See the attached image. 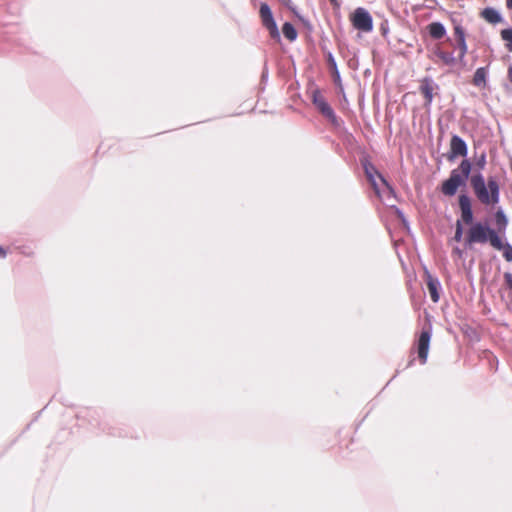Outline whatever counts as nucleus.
I'll return each instance as SVG.
<instances>
[{
    "label": "nucleus",
    "instance_id": "12",
    "mask_svg": "<svg viewBox=\"0 0 512 512\" xmlns=\"http://www.w3.org/2000/svg\"><path fill=\"white\" fill-rule=\"evenodd\" d=\"M487 76H488V67H480L476 69L472 84L475 87H478L480 89H484L487 86Z\"/></svg>",
    "mask_w": 512,
    "mask_h": 512
},
{
    "label": "nucleus",
    "instance_id": "11",
    "mask_svg": "<svg viewBox=\"0 0 512 512\" xmlns=\"http://www.w3.org/2000/svg\"><path fill=\"white\" fill-rule=\"evenodd\" d=\"M426 284H427V288H428L431 300L434 303H437L440 299V294H439L440 283H439L438 279L434 278L432 275H430L428 272H426Z\"/></svg>",
    "mask_w": 512,
    "mask_h": 512
},
{
    "label": "nucleus",
    "instance_id": "4",
    "mask_svg": "<svg viewBox=\"0 0 512 512\" xmlns=\"http://www.w3.org/2000/svg\"><path fill=\"white\" fill-rule=\"evenodd\" d=\"M351 22L355 29L370 32L373 29V20L369 12L364 8H357L351 16Z\"/></svg>",
    "mask_w": 512,
    "mask_h": 512
},
{
    "label": "nucleus",
    "instance_id": "13",
    "mask_svg": "<svg viewBox=\"0 0 512 512\" xmlns=\"http://www.w3.org/2000/svg\"><path fill=\"white\" fill-rule=\"evenodd\" d=\"M480 16L490 24H497L502 21L501 15L498 11L491 7L484 8L481 11Z\"/></svg>",
    "mask_w": 512,
    "mask_h": 512
},
{
    "label": "nucleus",
    "instance_id": "29",
    "mask_svg": "<svg viewBox=\"0 0 512 512\" xmlns=\"http://www.w3.org/2000/svg\"><path fill=\"white\" fill-rule=\"evenodd\" d=\"M335 76L337 79L339 78V74H338L337 70L335 71Z\"/></svg>",
    "mask_w": 512,
    "mask_h": 512
},
{
    "label": "nucleus",
    "instance_id": "23",
    "mask_svg": "<svg viewBox=\"0 0 512 512\" xmlns=\"http://www.w3.org/2000/svg\"><path fill=\"white\" fill-rule=\"evenodd\" d=\"M457 44H458V48L460 50L459 58H460V60H462L465 57V55L467 54L468 46H467L466 40L459 41Z\"/></svg>",
    "mask_w": 512,
    "mask_h": 512
},
{
    "label": "nucleus",
    "instance_id": "19",
    "mask_svg": "<svg viewBox=\"0 0 512 512\" xmlns=\"http://www.w3.org/2000/svg\"><path fill=\"white\" fill-rule=\"evenodd\" d=\"M500 36L501 39L505 42L506 50L512 52V28L501 30Z\"/></svg>",
    "mask_w": 512,
    "mask_h": 512
},
{
    "label": "nucleus",
    "instance_id": "20",
    "mask_svg": "<svg viewBox=\"0 0 512 512\" xmlns=\"http://www.w3.org/2000/svg\"><path fill=\"white\" fill-rule=\"evenodd\" d=\"M495 249L503 251V257L506 261H512V246L509 243H504L503 240L501 239V247Z\"/></svg>",
    "mask_w": 512,
    "mask_h": 512
},
{
    "label": "nucleus",
    "instance_id": "1",
    "mask_svg": "<svg viewBox=\"0 0 512 512\" xmlns=\"http://www.w3.org/2000/svg\"><path fill=\"white\" fill-rule=\"evenodd\" d=\"M470 186L477 200L485 206H494L500 201V185L498 180L490 176L485 181L484 176L478 172L470 177Z\"/></svg>",
    "mask_w": 512,
    "mask_h": 512
},
{
    "label": "nucleus",
    "instance_id": "9",
    "mask_svg": "<svg viewBox=\"0 0 512 512\" xmlns=\"http://www.w3.org/2000/svg\"><path fill=\"white\" fill-rule=\"evenodd\" d=\"M365 175L370 182L371 186L373 187L374 191L379 194V187L376 182V177L380 179L383 185H385L387 188L391 189L389 183L386 181V179L379 173V171L375 168V166L370 162H365L363 164Z\"/></svg>",
    "mask_w": 512,
    "mask_h": 512
},
{
    "label": "nucleus",
    "instance_id": "6",
    "mask_svg": "<svg viewBox=\"0 0 512 512\" xmlns=\"http://www.w3.org/2000/svg\"><path fill=\"white\" fill-rule=\"evenodd\" d=\"M449 152L447 159L453 161L457 157H466L468 153V147L465 141L458 135H453L450 140Z\"/></svg>",
    "mask_w": 512,
    "mask_h": 512
},
{
    "label": "nucleus",
    "instance_id": "3",
    "mask_svg": "<svg viewBox=\"0 0 512 512\" xmlns=\"http://www.w3.org/2000/svg\"><path fill=\"white\" fill-rule=\"evenodd\" d=\"M472 170V163L468 159H463L456 169H453L448 179L442 182L441 192L445 196H454L460 186L465 185L466 180Z\"/></svg>",
    "mask_w": 512,
    "mask_h": 512
},
{
    "label": "nucleus",
    "instance_id": "25",
    "mask_svg": "<svg viewBox=\"0 0 512 512\" xmlns=\"http://www.w3.org/2000/svg\"><path fill=\"white\" fill-rule=\"evenodd\" d=\"M485 164H486V158H485V155L483 154L481 156V158L479 159V161L477 162V166H478L479 170H482L484 168Z\"/></svg>",
    "mask_w": 512,
    "mask_h": 512
},
{
    "label": "nucleus",
    "instance_id": "5",
    "mask_svg": "<svg viewBox=\"0 0 512 512\" xmlns=\"http://www.w3.org/2000/svg\"><path fill=\"white\" fill-rule=\"evenodd\" d=\"M259 14H260V18H261L262 24L269 31L270 36L273 39L279 40L280 39V34H279V31H278L277 25H276V23L274 21L271 9H270V7L266 3H262L260 5Z\"/></svg>",
    "mask_w": 512,
    "mask_h": 512
},
{
    "label": "nucleus",
    "instance_id": "28",
    "mask_svg": "<svg viewBox=\"0 0 512 512\" xmlns=\"http://www.w3.org/2000/svg\"><path fill=\"white\" fill-rule=\"evenodd\" d=\"M5 256H6L5 250L2 247H0V257H5Z\"/></svg>",
    "mask_w": 512,
    "mask_h": 512
},
{
    "label": "nucleus",
    "instance_id": "16",
    "mask_svg": "<svg viewBox=\"0 0 512 512\" xmlns=\"http://www.w3.org/2000/svg\"><path fill=\"white\" fill-rule=\"evenodd\" d=\"M435 55L445 65L452 66L456 62V59L453 56V53L451 52H446L441 49H437L435 51Z\"/></svg>",
    "mask_w": 512,
    "mask_h": 512
},
{
    "label": "nucleus",
    "instance_id": "15",
    "mask_svg": "<svg viewBox=\"0 0 512 512\" xmlns=\"http://www.w3.org/2000/svg\"><path fill=\"white\" fill-rule=\"evenodd\" d=\"M427 29L429 31V35L433 39H441L445 36L446 30L443 24L440 22H432L427 26Z\"/></svg>",
    "mask_w": 512,
    "mask_h": 512
},
{
    "label": "nucleus",
    "instance_id": "8",
    "mask_svg": "<svg viewBox=\"0 0 512 512\" xmlns=\"http://www.w3.org/2000/svg\"><path fill=\"white\" fill-rule=\"evenodd\" d=\"M458 204L461 212V223L471 226L474 224V215L472 211L471 199L466 194H461L458 197Z\"/></svg>",
    "mask_w": 512,
    "mask_h": 512
},
{
    "label": "nucleus",
    "instance_id": "18",
    "mask_svg": "<svg viewBox=\"0 0 512 512\" xmlns=\"http://www.w3.org/2000/svg\"><path fill=\"white\" fill-rule=\"evenodd\" d=\"M282 33L285 36V38L288 39L291 42L296 40L297 35H298L296 29L294 28V26L291 23H289V22H285L283 24V26H282Z\"/></svg>",
    "mask_w": 512,
    "mask_h": 512
},
{
    "label": "nucleus",
    "instance_id": "21",
    "mask_svg": "<svg viewBox=\"0 0 512 512\" xmlns=\"http://www.w3.org/2000/svg\"><path fill=\"white\" fill-rule=\"evenodd\" d=\"M454 35L456 37L457 43L459 41H465L466 40L465 30L460 25H455L454 26Z\"/></svg>",
    "mask_w": 512,
    "mask_h": 512
},
{
    "label": "nucleus",
    "instance_id": "27",
    "mask_svg": "<svg viewBox=\"0 0 512 512\" xmlns=\"http://www.w3.org/2000/svg\"><path fill=\"white\" fill-rule=\"evenodd\" d=\"M506 6L512 10V0H506Z\"/></svg>",
    "mask_w": 512,
    "mask_h": 512
},
{
    "label": "nucleus",
    "instance_id": "24",
    "mask_svg": "<svg viewBox=\"0 0 512 512\" xmlns=\"http://www.w3.org/2000/svg\"><path fill=\"white\" fill-rule=\"evenodd\" d=\"M507 79L510 82V85H506V90L512 92V66L508 68Z\"/></svg>",
    "mask_w": 512,
    "mask_h": 512
},
{
    "label": "nucleus",
    "instance_id": "26",
    "mask_svg": "<svg viewBox=\"0 0 512 512\" xmlns=\"http://www.w3.org/2000/svg\"><path fill=\"white\" fill-rule=\"evenodd\" d=\"M452 253L457 255L458 257L462 256V251L459 248H457V247L453 249Z\"/></svg>",
    "mask_w": 512,
    "mask_h": 512
},
{
    "label": "nucleus",
    "instance_id": "22",
    "mask_svg": "<svg viewBox=\"0 0 512 512\" xmlns=\"http://www.w3.org/2000/svg\"><path fill=\"white\" fill-rule=\"evenodd\" d=\"M463 238V226L460 220L456 221L454 240L459 242Z\"/></svg>",
    "mask_w": 512,
    "mask_h": 512
},
{
    "label": "nucleus",
    "instance_id": "2",
    "mask_svg": "<svg viewBox=\"0 0 512 512\" xmlns=\"http://www.w3.org/2000/svg\"><path fill=\"white\" fill-rule=\"evenodd\" d=\"M464 243L468 248H472L476 244L483 245L486 243H489L493 248H500L501 236L487 223L476 221L467 229Z\"/></svg>",
    "mask_w": 512,
    "mask_h": 512
},
{
    "label": "nucleus",
    "instance_id": "7",
    "mask_svg": "<svg viewBox=\"0 0 512 512\" xmlns=\"http://www.w3.org/2000/svg\"><path fill=\"white\" fill-rule=\"evenodd\" d=\"M431 333L428 330H423L418 340L415 343L416 352L421 364H425L428 358L429 346H430Z\"/></svg>",
    "mask_w": 512,
    "mask_h": 512
},
{
    "label": "nucleus",
    "instance_id": "17",
    "mask_svg": "<svg viewBox=\"0 0 512 512\" xmlns=\"http://www.w3.org/2000/svg\"><path fill=\"white\" fill-rule=\"evenodd\" d=\"M420 91L424 95L426 101L430 103L433 99V87L429 79H424L422 81Z\"/></svg>",
    "mask_w": 512,
    "mask_h": 512
},
{
    "label": "nucleus",
    "instance_id": "14",
    "mask_svg": "<svg viewBox=\"0 0 512 512\" xmlns=\"http://www.w3.org/2000/svg\"><path fill=\"white\" fill-rule=\"evenodd\" d=\"M495 223L497 226V229H495L498 232V235L501 236V234H504L507 226H508V219L502 209H498L495 212Z\"/></svg>",
    "mask_w": 512,
    "mask_h": 512
},
{
    "label": "nucleus",
    "instance_id": "10",
    "mask_svg": "<svg viewBox=\"0 0 512 512\" xmlns=\"http://www.w3.org/2000/svg\"><path fill=\"white\" fill-rule=\"evenodd\" d=\"M312 102L320 113L328 119H334L335 113L319 90L313 91Z\"/></svg>",
    "mask_w": 512,
    "mask_h": 512
}]
</instances>
